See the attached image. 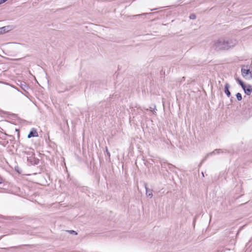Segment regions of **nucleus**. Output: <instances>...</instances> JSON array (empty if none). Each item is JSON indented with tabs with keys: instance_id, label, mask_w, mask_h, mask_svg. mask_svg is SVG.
<instances>
[{
	"instance_id": "9b49d317",
	"label": "nucleus",
	"mask_w": 252,
	"mask_h": 252,
	"mask_svg": "<svg viewBox=\"0 0 252 252\" xmlns=\"http://www.w3.org/2000/svg\"><path fill=\"white\" fill-rule=\"evenodd\" d=\"M196 18V16L195 14H191L189 16V18L191 20H194Z\"/></svg>"
},
{
	"instance_id": "f257e3e1",
	"label": "nucleus",
	"mask_w": 252,
	"mask_h": 252,
	"mask_svg": "<svg viewBox=\"0 0 252 252\" xmlns=\"http://www.w3.org/2000/svg\"><path fill=\"white\" fill-rule=\"evenodd\" d=\"M232 39L219 38L213 41L212 47L217 51L227 50L234 45Z\"/></svg>"
},
{
	"instance_id": "20e7f679",
	"label": "nucleus",
	"mask_w": 252,
	"mask_h": 252,
	"mask_svg": "<svg viewBox=\"0 0 252 252\" xmlns=\"http://www.w3.org/2000/svg\"><path fill=\"white\" fill-rule=\"evenodd\" d=\"M38 133L36 130L34 128H32L28 135V138H30L32 137H37Z\"/></svg>"
},
{
	"instance_id": "6ab92c4d",
	"label": "nucleus",
	"mask_w": 252,
	"mask_h": 252,
	"mask_svg": "<svg viewBox=\"0 0 252 252\" xmlns=\"http://www.w3.org/2000/svg\"><path fill=\"white\" fill-rule=\"evenodd\" d=\"M154 111V112H153V113H155V112L156 113V111H155V110H154V111Z\"/></svg>"
},
{
	"instance_id": "7ed1b4c3",
	"label": "nucleus",
	"mask_w": 252,
	"mask_h": 252,
	"mask_svg": "<svg viewBox=\"0 0 252 252\" xmlns=\"http://www.w3.org/2000/svg\"><path fill=\"white\" fill-rule=\"evenodd\" d=\"M23 153L29 156V157H31L34 155L33 149L31 148H25V150L23 151Z\"/></svg>"
},
{
	"instance_id": "ddd939ff",
	"label": "nucleus",
	"mask_w": 252,
	"mask_h": 252,
	"mask_svg": "<svg viewBox=\"0 0 252 252\" xmlns=\"http://www.w3.org/2000/svg\"><path fill=\"white\" fill-rule=\"evenodd\" d=\"M68 232H69L70 234H75V235H77V233L74 231V230H68L67 231Z\"/></svg>"
},
{
	"instance_id": "0eeeda50",
	"label": "nucleus",
	"mask_w": 252,
	"mask_h": 252,
	"mask_svg": "<svg viewBox=\"0 0 252 252\" xmlns=\"http://www.w3.org/2000/svg\"><path fill=\"white\" fill-rule=\"evenodd\" d=\"M144 186L146 191L147 196L150 198H152L153 196L152 190L148 189V188H147V184L146 183L145 184Z\"/></svg>"
},
{
	"instance_id": "9d476101",
	"label": "nucleus",
	"mask_w": 252,
	"mask_h": 252,
	"mask_svg": "<svg viewBox=\"0 0 252 252\" xmlns=\"http://www.w3.org/2000/svg\"><path fill=\"white\" fill-rule=\"evenodd\" d=\"M236 96L237 99H238V101H240L242 100V95L240 93H238L236 94Z\"/></svg>"
},
{
	"instance_id": "dca6fc26",
	"label": "nucleus",
	"mask_w": 252,
	"mask_h": 252,
	"mask_svg": "<svg viewBox=\"0 0 252 252\" xmlns=\"http://www.w3.org/2000/svg\"><path fill=\"white\" fill-rule=\"evenodd\" d=\"M7 0H0V4L5 2Z\"/></svg>"
},
{
	"instance_id": "a211bd4d",
	"label": "nucleus",
	"mask_w": 252,
	"mask_h": 252,
	"mask_svg": "<svg viewBox=\"0 0 252 252\" xmlns=\"http://www.w3.org/2000/svg\"><path fill=\"white\" fill-rule=\"evenodd\" d=\"M21 59H15L14 60H16V61H18V60H20Z\"/></svg>"
},
{
	"instance_id": "6e6552de",
	"label": "nucleus",
	"mask_w": 252,
	"mask_h": 252,
	"mask_svg": "<svg viewBox=\"0 0 252 252\" xmlns=\"http://www.w3.org/2000/svg\"><path fill=\"white\" fill-rule=\"evenodd\" d=\"M220 151H221V152H223L220 149H216L215 150H214V151H213L212 152L210 153L208 155V156L209 155H215L216 154H220Z\"/></svg>"
},
{
	"instance_id": "39448f33",
	"label": "nucleus",
	"mask_w": 252,
	"mask_h": 252,
	"mask_svg": "<svg viewBox=\"0 0 252 252\" xmlns=\"http://www.w3.org/2000/svg\"><path fill=\"white\" fill-rule=\"evenodd\" d=\"M243 89L247 95H250L252 92V87L250 85L247 86H245V88H243Z\"/></svg>"
},
{
	"instance_id": "f03ea898",
	"label": "nucleus",
	"mask_w": 252,
	"mask_h": 252,
	"mask_svg": "<svg viewBox=\"0 0 252 252\" xmlns=\"http://www.w3.org/2000/svg\"><path fill=\"white\" fill-rule=\"evenodd\" d=\"M241 72L244 77L248 79H252V71H251L250 69L242 68Z\"/></svg>"
},
{
	"instance_id": "423d86ee",
	"label": "nucleus",
	"mask_w": 252,
	"mask_h": 252,
	"mask_svg": "<svg viewBox=\"0 0 252 252\" xmlns=\"http://www.w3.org/2000/svg\"><path fill=\"white\" fill-rule=\"evenodd\" d=\"M229 88L230 85L228 83H226L224 86V92L228 97H230L231 95V93L229 90Z\"/></svg>"
},
{
	"instance_id": "f3484780",
	"label": "nucleus",
	"mask_w": 252,
	"mask_h": 252,
	"mask_svg": "<svg viewBox=\"0 0 252 252\" xmlns=\"http://www.w3.org/2000/svg\"><path fill=\"white\" fill-rule=\"evenodd\" d=\"M9 28V27H3V28H2V29H3L4 31H5L6 30V29H8Z\"/></svg>"
},
{
	"instance_id": "f8f14e48",
	"label": "nucleus",
	"mask_w": 252,
	"mask_h": 252,
	"mask_svg": "<svg viewBox=\"0 0 252 252\" xmlns=\"http://www.w3.org/2000/svg\"><path fill=\"white\" fill-rule=\"evenodd\" d=\"M154 108H153L152 107H150L149 109H146L147 110H151V111H154V110L156 109V110H157L156 109V106L155 105H154Z\"/></svg>"
},
{
	"instance_id": "4468645a",
	"label": "nucleus",
	"mask_w": 252,
	"mask_h": 252,
	"mask_svg": "<svg viewBox=\"0 0 252 252\" xmlns=\"http://www.w3.org/2000/svg\"><path fill=\"white\" fill-rule=\"evenodd\" d=\"M106 153H107V155L110 157V153L109 152L108 150V149L106 147Z\"/></svg>"
},
{
	"instance_id": "2eb2a0df",
	"label": "nucleus",
	"mask_w": 252,
	"mask_h": 252,
	"mask_svg": "<svg viewBox=\"0 0 252 252\" xmlns=\"http://www.w3.org/2000/svg\"><path fill=\"white\" fill-rule=\"evenodd\" d=\"M4 182V180L0 177V184H2Z\"/></svg>"
},
{
	"instance_id": "1a4fd4ad",
	"label": "nucleus",
	"mask_w": 252,
	"mask_h": 252,
	"mask_svg": "<svg viewBox=\"0 0 252 252\" xmlns=\"http://www.w3.org/2000/svg\"><path fill=\"white\" fill-rule=\"evenodd\" d=\"M237 81L241 85V86L242 87V88H245L246 85H245V84L244 83V82L243 81H242L240 79H239L238 78L237 79Z\"/></svg>"
}]
</instances>
